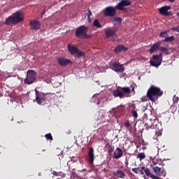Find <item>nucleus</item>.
I'll return each instance as SVG.
<instances>
[{
	"label": "nucleus",
	"instance_id": "obj_41",
	"mask_svg": "<svg viewBox=\"0 0 179 179\" xmlns=\"http://www.w3.org/2000/svg\"><path fill=\"white\" fill-rule=\"evenodd\" d=\"M87 20H88L90 22H91L92 19H91L90 16H87Z\"/></svg>",
	"mask_w": 179,
	"mask_h": 179
},
{
	"label": "nucleus",
	"instance_id": "obj_11",
	"mask_svg": "<svg viewBox=\"0 0 179 179\" xmlns=\"http://www.w3.org/2000/svg\"><path fill=\"white\" fill-rule=\"evenodd\" d=\"M131 4L132 2L130 1V0H121V1L117 3V6H115V8L119 10L124 11L126 10V8H124V6H129Z\"/></svg>",
	"mask_w": 179,
	"mask_h": 179
},
{
	"label": "nucleus",
	"instance_id": "obj_18",
	"mask_svg": "<svg viewBox=\"0 0 179 179\" xmlns=\"http://www.w3.org/2000/svg\"><path fill=\"white\" fill-rule=\"evenodd\" d=\"M143 169H144V173H145V175L148 176V177H150L152 179H161V178H159V176H155L152 173L150 172V169L146 168L145 166V168H143Z\"/></svg>",
	"mask_w": 179,
	"mask_h": 179
},
{
	"label": "nucleus",
	"instance_id": "obj_47",
	"mask_svg": "<svg viewBox=\"0 0 179 179\" xmlns=\"http://www.w3.org/2000/svg\"><path fill=\"white\" fill-rule=\"evenodd\" d=\"M57 179H59V178H57Z\"/></svg>",
	"mask_w": 179,
	"mask_h": 179
},
{
	"label": "nucleus",
	"instance_id": "obj_27",
	"mask_svg": "<svg viewBox=\"0 0 179 179\" xmlns=\"http://www.w3.org/2000/svg\"><path fill=\"white\" fill-rule=\"evenodd\" d=\"M93 25L96 28H102V25L100 24L99 20H95Z\"/></svg>",
	"mask_w": 179,
	"mask_h": 179
},
{
	"label": "nucleus",
	"instance_id": "obj_46",
	"mask_svg": "<svg viewBox=\"0 0 179 179\" xmlns=\"http://www.w3.org/2000/svg\"><path fill=\"white\" fill-rule=\"evenodd\" d=\"M112 41H115V39H113V38H112Z\"/></svg>",
	"mask_w": 179,
	"mask_h": 179
},
{
	"label": "nucleus",
	"instance_id": "obj_5",
	"mask_svg": "<svg viewBox=\"0 0 179 179\" xmlns=\"http://www.w3.org/2000/svg\"><path fill=\"white\" fill-rule=\"evenodd\" d=\"M163 60V55L161 53L159 55H154L152 58L150 60V66L153 67L158 68L162 65Z\"/></svg>",
	"mask_w": 179,
	"mask_h": 179
},
{
	"label": "nucleus",
	"instance_id": "obj_26",
	"mask_svg": "<svg viewBox=\"0 0 179 179\" xmlns=\"http://www.w3.org/2000/svg\"><path fill=\"white\" fill-rule=\"evenodd\" d=\"M113 23L114 24H120V23H122V18L121 17H115L114 20L113 21Z\"/></svg>",
	"mask_w": 179,
	"mask_h": 179
},
{
	"label": "nucleus",
	"instance_id": "obj_44",
	"mask_svg": "<svg viewBox=\"0 0 179 179\" xmlns=\"http://www.w3.org/2000/svg\"><path fill=\"white\" fill-rule=\"evenodd\" d=\"M125 165H126V166H128V163H127V162H125Z\"/></svg>",
	"mask_w": 179,
	"mask_h": 179
},
{
	"label": "nucleus",
	"instance_id": "obj_43",
	"mask_svg": "<svg viewBox=\"0 0 179 179\" xmlns=\"http://www.w3.org/2000/svg\"><path fill=\"white\" fill-rule=\"evenodd\" d=\"M45 13V9L43 10V11L42 12L41 15L42 16Z\"/></svg>",
	"mask_w": 179,
	"mask_h": 179
},
{
	"label": "nucleus",
	"instance_id": "obj_23",
	"mask_svg": "<svg viewBox=\"0 0 179 179\" xmlns=\"http://www.w3.org/2000/svg\"><path fill=\"white\" fill-rule=\"evenodd\" d=\"M113 176L119 178H124L126 177V173L121 170H118L113 172Z\"/></svg>",
	"mask_w": 179,
	"mask_h": 179
},
{
	"label": "nucleus",
	"instance_id": "obj_35",
	"mask_svg": "<svg viewBox=\"0 0 179 179\" xmlns=\"http://www.w3.org/2000/svg\"><path fill=\"white\" fill-rule=\"evenodd\" d=\"M136 85L135 83H132L131 85V92H134V94H135V87Z\"/></svg>",
	"mask_w": 179,
	"mask_h": 179
},
{
	"label": "nucleus",
	"instance_id": "obj_31",
	"mask_svg": "<svg viewBox=\"0 0 179 179\" xmlns=\"http://www.w3.org/2000/svg\"><path fill=\"white\" fill-rule=\"evenodd\" d=\"M174 41V37H173V36L167 37V38H166L164 40V42H172V41Z\"/></svg>",
	"mask_w": 179,
	"mask_h": 179
},
{
	"label": "nucleus",
	"instance_id": "obj_42",
	"mask_svg": "<svg viewBox=\"0 0 179 179\" xmlns=\"http://www.w3.org/2000/svg\"><path fill=\"white\" fill-rule=\"evenodd\" d=\"M168 1H169L171 3H174L176 1V0H168Z\"/></svg>",
	"mask_w": 179,
	"mask_h": 179
},
{
	"label": "nucleus",
	"instance_id": "obj_7",
	"mask_svg": "<svg viewBox=\"0 0 179 179\" xmlns=\"http://www.w3.org/2000/svg\"><path fill=\"white\" fill-rule=\"evenodd\" d=\"M36 77L37 73L34 71V70H28L27 72V78L24 80V83L28 85L33 84Z\"/></svg>",
	"mask_w": 179,
	"mask_h": 179
},
{
	"label": "nucleus",
	"instance_id": "obj_12",
	"mask_svg": "<svg viewBox=\"0 0 179 179\" xmlns=\"http://www.w3.org/2000/svg\"><path fill=\"white\" fill-rule=\"evenodd\" d=\"M152 170L154 171L155 173L157 176H166V170L159 167L158 166H152Z\"/></svg>",
	"mask_w": 179,
	"mask_h": 179
},
{
	"label": "nucleus",
	"instance_id": "obj_10",
	"mask_svg": "<svg viewBox=\"0 0 179 179\" xmlns=\"http://www.w3.org/2000/svg\"><path fill=\"white\" fill-rule=\"evenodd\" d=\"M110 68L115 72L119 73H124L125 70L122 64H120V63L117 62L111 63L110 65Z\"/></svg>",
	"mask_w": 179,
	"mask_h": 179
},
{
	"label": "nucleus",
	"instance_id": "obj_32",
	"mask_svg": "<svg viewBox=\"0 0 179 179\" xmlns=\"http://www.w3.org/2000/svg\"><path fill=\"white\" fill-rule=\"evenodd\" d=\"M45 137L46 138L47 140H50V141L53 140L51 133H48L46 135H45Z\"/></svg>",
	"mask_w": 179,
	"mask_h": 179
},
{
	"label": "nucleus",
	"instance_id": "obj_39",
	"mask_svg": "<svg viewBox=\"0 0 179 179\" xmlns=\"http://www.w3.org/2000/svg\"><path fill=\"white\" fill-rule=\"evenodd\" d=\"M172 30H173L174 31L178 32L179 33V27H174L172 28Z\"/></svg>",
	"mask_w": 179,
	"mask_h": 179
},
{
	"label": "nucleus",
	"instance_id": "obj_45",
	"mask_svg": "<svg viewBox=\"0 0 179 179\" xmlns=\"http://www.w3.org/2000/svg\"><path fill=\"white\" fill-rule=\"evenodd\" d=\"M176 15H178L179 17V13L178 14H176Z\"/></svg>",
	"mask_w": 179,
	"mask_h": 179
},
{
	"label": "nucleus",
	"instance_id": "obj_9",
	"mask_svg": "<svg viewBox=\"0 0 179 179\" xmlns=\"http://www.w3.org/2000/svg\"><path fill=\"white\" fill-rule=\"evenodd\" d=\"M116 6L115 8L110 6L104 8L103 10L104 16L110 17H114L116 15Z\"/></svg>",
	"mask_w": 179,
	"mask_h": 179
},
{
	"label": "nucleus",
	"instance_id": "obj_3",
	"mask_svg": "<svg viewBox=\"0 0 179 179\" xmlns=\"http://www.w3.org/2000/svg\"><path fill=\"white\" fill-rule=\"evenodd\" d=\"M68 50L71 55L76 58H80L83 57H85V53L80 50H79L76 46L69 44L68 45Z\"/></svg>",
	"mask_w": 179,
	"mask_h": 179
},
{
	"label": "nucleus",
	"instance_id": "obj_17",
	"mask_svg": "<svg viewBox=\"0 0 179 179\" xmlns=\"http://www.w3.org/2000/svg\"><path fill=\"white\" fill-rule=\"evenodd\" d=\"M171 9V6H165L162 7V8H159V13H161L162 15H164L165 16H170L171 13H169L168 10H169Z\"/></svg>",
	"mask_w": 179,
	"mask_h": 179
},
{
	"label": "nucleus",
	"instance_id": "obj_15",
	"mask_svg": "<svg viewBox=\"0 0 179 179\" xmlns=\"http://www.w3.org/2000/svg\"><path fill=\"white\" fill-rule=\"evenodd\" d=\"M29 25L31 27V29H32L33 30H39L41 27V23L37 20H33L30 21Z\"/></svg>",
	"mask_w": 179,
	"mask_h": 179
},
{
	"label": "nucleus",
	"instance_id": "obj_22",
	"mask_svg": "<svg viewBox=\"0 0 179 179\" xmlns=\"http://www.w3.org/2000/svg\"><path fill=\"white\" fill-rule=\"evenodd\" d=\"M128 48H126L124 45H119L117 47L115 48L114 52L115 53H120L122 51H127Z\"/></svg>",
	"mask_w": 179,
	"mask_h": 179
},
{
	"label": "nucleus",
	"instance_id": "obj_8",
	"mask_svg": "<svg viewBox=\"0 0 179 179\" xmlns=\"http://www.w3.org/2000/svg\"><path fill=\"white\" fill-rule=\"evenodd\" d=\"M36 92V99L34 101H36L37 104L42 105L45 102L47 99L48 94H43V92H38L37 90H35Z\"/></svg>",
	"mask_w": 179,
	"mask_h": 179
},
{
	"label": "nucleus",
	"instance_id": "obj_20",
	"mask_svg": "<svg viewBox=\"0 0 179 179\" xmlns=\"http://www.w3.org/2000/svg\"><path fill=\"white\" fill-rule=\"evenodd\" d=\"M162 45V41H157L155 43L151 48L149 49V52L152 54L155 51L157 50L158 48L159 49V46Z\"/></svg>",
	"mask_w": 179,
	"mask_h": 179
},
{
	"label": "nucleus",
	"instance_id": "obj_14",
	"mask_svg": "<svg viewBox=\"0 0 179 179\" xmlns=\"http://www.w3.org/2000/svg\"><path fill=\"white\" fill-rule=\"evenodd\" d=\"M117 33V29L114 27H109L107 28L106 30L105 31V34H106V38H110L115 36Z\"/></svg>",
	"mask_w": 179,
	"mask_h": 179
},
{
	"label": "nucleus",
	"instance_id": "obj_16",
	"mask_svg": "<svg viewBox=\"0 0 179 179\" xmlns=\"http://www.w3.org/2000/svg\"><path fill=\"white\" fill-rule=\"evenodd\" d=\"M87 161L90 165L93 164L94 160V150L92 148H90L87 152Z\"/></svg>",
	"mask_w": 179,
	"mask_h": 179
},
{
	"label": "nucleus",
	"instance_id": "obj_29",
	"mask_svg": "<svg viewBox=\"0 0 179 179\" xmlns=\"http://www.w3.org/2000/svg\"><path fill=\"white\" fill-rule=\"evenodd\" d=\"M159 50L161 52H164L165 55H169V50L166 48L159 47Z\"/></svg>",
	"mask_w": 179,
	"mask_h": 179
},
{
	"label": "nucleus",
	"instance_id": "obj_28",
	"mask_svg": "<svg viewBox=\"0 0 179 179\" xmlns=\"http://www.w3.org/2000/svg\"><path fill=\"white\" fill-rule=\"evenodd\" d=\"M171 113L173 114H175L177 110H178V106L175 104H173L171 106Z\"/></svg>",
	"mask_w": 179,
	"mask_h": 179
},
{
	"label": "nucleus",
	"instance_id": "obj_24",
	"mask_svg": "<svg viewBox=\"0 0 179 179\" xmlns=\"http://www.w3.org/2000/svg\"><path fill=\"white\" fill-rule=\"evenodd\" d=\"M106 148L108 149L107 152L109 155H111V153L115 151V148L108 143L106 144Z\"/></svg>",
	"mask_w": 179,
	"mask_h": 179
},
{
	"label": "nucleus",
	"instance_id": "obj_34",
	"mask_svg": "<svg viewBox=\"0 0 179 179\" xmlns=\"http://www.w3.org/2000/svg\"><path fill=\"white\" fill-rule=\"evenodd\" d=\"M179 101V98L178 96H177L176 95H174L173 97V101L174 103H177Z\"/></svg>",
	"mask_w": 179,
	"mask_h": 179
},
{
	"label": "nucleus",
	"instance_id": "obj_2",
	"mask_svg": "<svg viewBox=\"0 0 179 179\" xmlns=\"http://www.w3.org/2000/svg\"><path fill=\"white\" fill-rule=\"evenodd\" d=\"M24 20V18L22 17L21 11H17L15 13L13 14V15L9 16L5 20V24L9 25L10 24H17Z\"/></svg>",
	"mask_w": 179,
	"mask_h": 179
},
{
	"label": "nucleus",
	"instance_id": "obj_1",
	"mask_svg": "<svg viewBox=\"0 0 179 179\" xmlns=\"http://www.w3.org/2000/svg\"><path fill=\"white\" fill-rule=\"evenodd\" d=\"M162 95L163 91L159 87H155L154 85L150 87L147 92V97L152 102L162 97Z\"/></svg>",
	"mask_w": 179,
	"mask_h": 179
},
{
	"label": "nucleus",
	"instance_id": "obj_37",
	"mask_svg": "<svg viewBox=\"0 0 179 179\" xmlns=\"http://www.w3.org/2000/svg\"><path fill=\"white\" fill-rule=\"evenodd\" d=\"M88 13H85L86 16H92V11L90 9H87Z\"/></svg>",
	"mask_w": 179,
	"mask_h": 179
},
{
	"label": "nucleus",
	"instance_id": "obj_40",
	"mask_svg": "<svg viewBox=\"0 0 179 179\" xmlns=\"http://www.w3.org/2000/svg\"><path fill=\"white\" fill-rule=\"evenodd\" d=\"M152 164L154 166H155L156 164H157V162H155V160L152 161Z\"/></svg>",
	"mask_w": 179,
	"mask_h": 179
},
{
	"label": "nucleus",
	"instance_id": "obj_4",
	"mask_svg": "<svg viewBox=\"0 0 179 179\" xmlns=\"http://www.w3.org/2000/svg\"><path fill=\"white\" fill-rule=\"evenodd\" d=\"M131 90L129 87H118L117 89L113 91V95L115 97L123 99L124 94H129Z\"/></svg>",
	"mask_w": 179,
	"mask_h": 179
},
{
	"label": "nucleus",
	"instance_id": "obj_6",
	"mask_svg": "<svg viewBox=\"0 0 179 179\" xmlns=\"http://www.w3.org/2000/svg\"><path fill=\"white\" fill-rule=\"evenodd\" d=\"M87 28L85 25L78 27L76 31V36L79 38H89L90 36L87 35Z\"/></svg>",
	"mask_w": 179,
	"mask_h": 179
},
{
	"label": "nucleus",
	"instance_id": "obj_30",
	"mask_svg": "<svg viewBox=\"0 0 179 179\" xmlns=\"http://www.w3.org/2000/svg\"><path fill=\"white\" fill-rule=\"evenodd\" d=\"M137 158L140 159V161L145 159V155L144 152H141L138 155Z\"/></svg>",
	"mask_w": 179,
	"mask_h": 179
},
{
	"label": "nucleus",
	"instance_id": "obj_25",
	"mask_svg": "<svg viewBox=\"0 0 179 179\" xmlns=\"http://www.w3.org/2000/svg\"><path fill=\"white\" fill-rule=\"evenodd\" d=\"M52 174L54 175V176H56V177H59V176H62L63 178L66 177V174L62 172L57 173V171H53Z\"/></svg>",
	"mask_w": 179,
	"mask_h": 179
},
{
	"label": "nucleus",
	"instance_id": "obj_36",
	"mask_svg": "<svg viewBox=\"0 0 179 179\" xmlns=\"http://www.w3.org/2000/svg\"><path fill=\"white\" fill-rule=\"evenodd\" d=\"M166 36H167L166 32H161V34H159V36L163 37V38L164 37L166 38Z\"/></svg>",
	"mask_w": 179,
	"mask_h": 179
},
{
	"label": "nucleus",
	"instance_id": "obj_13",
	"mask_svg": "<svg viewBox=\"0 0 179 179\" xmlns=\"http://www.w3.org/2000/svg\"><path fill=\"white\" fill-rule=\"evenodd\" d=\"M57 62L61 66H67L68 65H72L73 63L70 59L59 57L57 59Z\"/></svg>",
	"mask_w": 179,
	"mask_h": 179
},
{
	"label": "nucleus",
	"instance_id": "obj_21",
	"mask_svg": "<svg viewBox=\"0 0 179 179\" xmlns=\"http://www.w3.org/2000/svg\"><path fill=\"white\" fill-rule=\"evenodd\" d=\"M144 169H145V166L136 167V168H132L131 171L136 174L140 173L141 176H144L145 175Z\"/></svg>",
	"mask_w": 179,
	"mask_h": 179
},
{
	"label": "nucleus",
	"instance_id": "obj_38",
	"mask_svg": "<svg viewBox=\"0 0 179 179\" xmlns=\"http://www.w3.org/2000/svg\"><path fill=\"white\" fill-rule=\"evenodd\" d=\"M124 127L126 128H129L130 127V124H129V120L124 123Z\"/></svg>",
	"mask_w": 179,
	"mask_h": 179
},
{
	"label": "nucleus",
	"instance_id": "obj_33",
	"mask_svg": "<svg viewBox=\"0 0 179 179\" xmlns=\"http://www.w3.org/2000/svg\"><path fill=\"white\" fill-rule=\"evenodd\" d=\"M131 113L132 114V115H133L134 117H135V118H137V117H138L137 111L135 110L134 109H133V110L131 111Z\"/></svg>",
	"mask_w": 179,
	"mask_h": 179
},
{
	"label": "nucleus",
	"instance_id": "obj_19",
	"mask_svg": "<svg viewBox=\"0 0 179 179\" xmlns=\"http://www.w3.org/2000/svg\"><path fill=\"white\" fill-rule=\"evenodd\" d=\"M122 155H124V152H122V150L120 148H117L115 149L114 154H113V157L115 159H118L122 157Z\"/></svg>",
	"mask_w": 179,
	"mask_h": 179
}]
</instances>
